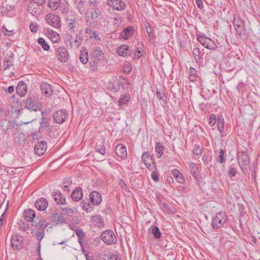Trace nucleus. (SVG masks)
<instances>
[{
  "label": "nucleus",
  "instance_id": "1",
  "mask_svg": "<svg viewBox=\"0 0 260 260\" xmlns=\"http://www.w3.org/2000/svg\"><path fill=\"white\" fill-rule=\"evenodd\" d=\"M237 158L242 172L243 174H246L247 172V167L250 163L249 156L244 151H239L237 153Z\"/></svg>",
  "mask_w": 260,
  "mask_h": 260
},
{
  "label": "nucleus",
  "instance_id": "2",
  "mask_svg": "<svg viewBox=\"0 0 260 260\" xmlns=\"http://www.w3.org/2000/svg\"><path fill=\"white\" fill-rule=\"evenodd\" d=\"M233 25L237 34L240 38L245 36L246 31L245 22L239 16L235 17Z\"/></svg>",
  "mask_w": 260,
  "mask_h": 260
},
{
  "label": "nucleus",
  "instance_id": "3",
  "mask_svg": "<svg viewBox=\"0 0 260 260\" xmlns=\"http://www.w3.org/2000/svg\"><path fill=\"white\" fill-rule=\"evenodd\" d=\"M226 221V215L225 212H218L213 218L212 226L214 229H219L223 226Z\"/></svg>",
  "mask_w": 260,
  "mask_h": 260
},
{
  "label": "nucleus",
  "instance_id": "4",
  "mask_svg": "<svg viewBox=\"0 0 260 260\" xmlns=\"http://www.w3.org/2000/svg\"><path fill=\"white\" fill-rule=\"evenodd\" d=\"M101 239L107 244L112 245L117 242V237L111 230H106L101 234Z\"/></svg>",
  "mask_w": 260,
  "mask_h": 260
},
{
  "label": "nucleus",
  "instance_id": "5",
  "mask_svg": "<svg viewBox=\"0 0 260 260\" xmlns=\"http://www.w3.org/2000/svg\"><path fill=\"white\" fill-rule=\"evenodd\" d=\"M45 19L49 25L56 28L60 27V19L57 15L53 13H49L46 15Z\"/></svg>",
  "mask_w": 260,
  "mask_h": 260
},
{
  "label": "nucleus",
  "instance_id": "6",
  "mask_svg": "<svg viewBox=\"0 0 260 260\" xmlns=\"http://www.w3.org/2000/svg\"><path fill=\"white\" fill-rule=\"evenodd\" d=\"M197 40L202 45L208 49L214 50L216 48L215 42L209 38L202 36H197Z\"/></svg>",
  "mask_w": 260,
  "mask_h": 260
},
{
  "label": "nucleus",
  "instance_id": "7",
  "mask_svg": "<svg viewBox=\"0 0 260 260\" xmlns=\"http://www.w3.org/2000/svg\"><path fill=\"white\" fill-rule=\"evenodd\" d=\"M55 54L57 59L61 62H66L69 58V53L64 46H59L55 49Z\"/></svg>",
  "mask_w": 260,
  "mask_h": 260
},
{
  "label": "nucleus",
  "instance_id": "8",
  "mask_svg": "<svg viewBox=\"0 0 260 260\" xmlns=\"http://www.w3.org/2000/svg\"><path fill=\"white\" fill-rule=\"evenodd\" d=\"M107 5L117 11H122L126 7V4L122 0H107Z\"/></svg>",
  "mask_w": 260,
  "mask_h": 260
},
{
  "label": "nucleus",
  "instance_id": "9",
  "mask_svg": "<svg viewBox=\"0 0 260 260\" xmlns=\"http://www.w3.org/2000/svg\"><path fill=\"white\" fill-rule=\"evenodd\" d=\"M22 240L23 237L18 234H15L12 236L11 245L14 250H18L23 247Z\"/></svg>",
  "mask_w": 260,
  "mask_h": 260
},
{
  "label": "nucleus",
  "instance_id": "10",
  "mask_svg": "<svg viewBox=\"0 0 260 260\" xmlns=\"http://www.w3.org/2000/svg\"><path fill=\"white\" fill-rule=\"evenodd\" d=\"M68 116L67 112L65 110H60L56 111L53 115V118L55 122L62 124L64 122Z\"/></svg>",
  "mask_w": 260,
  "mask_h": 260
},
{
  "label": "nucleus",
  "instance_id": "11",
  "mask_svg": "<svg viewBox=\"0 0 260 260\" xmlns=\"http://www.w3.org/2000/svg\"><path fill=\"white\" fill-rule=\"evenodd\" d=\"M90 56L92 60L97 61H101L104 58V54L99 47H96L92 50Z\"/></svg>",
  "mask_w": 260,
  "mask_h": 260
},
{
  "label": "nucleus",
  "instance_id": "12",
  "mask_svg": "<svg viewBox=\"0 0 260 260\" xmlns=\"http://www.w3.org/2000/svg\"><path fill=\"white\" fill-rule=\"evenodd\" d=\"M35 98L34 96H31L27 99L26 101V108L34 111H40V106L38 105H36L35 104Z\"/></svg>",
  "mask_w": 260,
  "mask_h": 260
},
{
  "label": "nucleus",
  "instance_id": "13",
  "mask_svg": "<svg viewBox=\"0 0 260 260\" xmlns=\"http://www.w3.org/2000/svg\"><path fill=\"white\" fill-rule=\"evenodd\" d=\"M45 34L48 38L54 43L59 42L60 40V37L59 34L53 31L52 29H46Z\"/></svg>",
  "mask_w": 260,
  "mask_h": 260
},
{
  "label": "nucleus",
  "instance_id": "14",
  "mask_svg": "<svg viewBox=\"0 0 260 260\" xmlns=\"http://www.w3.org/2000/svg\"><path fill=\"white\" fill-rule=\"evenodd\" d=\"M47 148L46 143L44 141H41L38 143L36 145L34 150L35 153L39 156L42 155L46 152Z\"/></svg>",
  "mask_w": 260,
  "mask_h": 260
},
{
  "label": "nucleus",
  "instance_id": "15",
  "mask_svg": "<svg viewBox=\"0 0 260 260\" xmlns=\"http://www.w3.org/2000/svg\"><path fill=\"white\" fill-rule=\"evenodd\" d=\"M39 6L36 4L34 2L30 1V2L27 6V11L33 16H37L39 14L40 9Z\"/></svg>",
  "mask_w": 260,
  "mask_h": 260
},
{
  "label": "nucleus",
  "instance_id": "16",
  "mask_svg": "<svg viewBox=\"0 0 260 260\" xmlns=\"http://www.w3.org/2000/svg\"><path fill=\"white\" fill-rule=\"evenodd\" d=\"M115 151L117 155L121 158L124 159L127 156L126 149L123 144H118L115 147Z\"/></svg>",
  "mask_w": 260,
  "mask_h": 260
},
{
  "label": "nucleus",
  "instance_id": "17",
  "mask_svg": "<svg viewBox=\"0 0 260 260\" xmlns=\"http://www.w3.org/2000/svg\"><path fill=\"white\" fill-rule=\"evenodd\" d=\"M91 202L94 205H99L102 202L101 194L97 191H92L90 194Z\"/></svg>",
  "mask_w": 260,
  "mask_h": 260
},
{
  "label": "nucleus",
  "instance_id": "18",
  "mask_svg": "<svg viewBox=\"0 0 260 260\" xmlns=\"http://www.w3.org/2000/svg\"><path fill=\"white\" fill-rule=\"evenodd\" d=\"M48 203L47 200L44 198L39 199L37 200L35 203L36 208L40 211L45 210L48 207Z\"/></svg>",
  "mask_w": 260,
  "mask_h": 260
},
{
  "label": "nucleus",
  "instance_id": "19",
  "mask_svg": "<svg viewBox=\"0 0 260 260\" xmlns=\"http://www.w3.org/2000/svg\"><path fill=\"white\" fill-rule=\"evenodd\" d=\"M40 89L43 93L47 96H50L53 92L52 86L47 83H42L40 85Z\"/></svg>",
  "mask_w": 260,
  "mask_h": 260
},
{
  "label": "nucleus",
  "instance_id": "20",
  "mask_svg": "<svg viewBox=\"0 0 260 260\" xmlns=\"http://www.w3.org/2000/svg\"><path fill=\"white\" fill-rule=\"evenodd\" d=\"M134 28L133 26H128L124 29L121 32V37L124 40H127L134 34Z\"/></svg>",
  "mask_w": 260,
  "mask_h": 260
},
{
  "label": "nucleus",
  "instance_id": "21",
  "mask_svg": "<svg viewBox=\"0 0 260 260\" xmlns=\"http://www.w3.org/2000/svg\"><path fill=\"white\" fill-rule=\"evenodd\" d=\"M188 166L189 170L192 177L194 178V179L197 180H198L199 174L198 173L199 172V167H198V165L192 162H190L189 163Z\"/></svg>",
  "mask_w": 260,
  "mask_h": 260
},
{
  "label": "nucleus",
  "instance_id": "22",
  "mask_svg": "<svg viewBox=\"0 0 260 260\" xmlns=\"http://www.w3.org/2000/svg\"><path fill=\"white\" fill-rule=\"evenodd\" d=\"M27 86L23 81H19L17 87V93L20 96H24L26 93Z\"/></svg>",
  "mask_w": 260,
  "mask_h": 260
},
{
  "label": "nucleus",
  "instance_id": "23",
  "mask_svg": "<svg viewBox=\"0 0 260 260\" xmlns=\"http://www.w3.org/2000/svg\"><path fill=\"white\" fill-rule=\"evenodd\" d=\"M92 224L94 226L99 228H103L104 226V221L103 218L100 215H95L92 217Z\"/></svg>",
  "mask_w": 260,
  "mask_h": 260
},
{
  "label": "nucleus",
  "instance_id": "24",
  "mask_svg": "<svg viewBox=\"0 0 260 260\" xmlns=\"http://www.w3.org/2000/svg\"><path fill=\"white\" fill-rule=\"evenodd\" d=\"M83 196V191L81 187H76L72 192L71 198L74 201L80 200Z\"/></svg>",
  "mask_w": 260,
  "mask_h": 260
},
{
  "label": "nucleus",
  "instance_id": "25",
  "mask_svg": "<svg viewBox=\"0 0 260 260\" xmlns=\"http://www.w3.org/2000/svg\"><path fill=\"white\" fill-rule=\"evenodd\" d=\"M54 200L58 204L63 205L66 203V198L60 191H54L53 193Z\"/></svg>",
  "mask_w": 260,
  "mask_h": 260
},
{
  "label": "nucleus",
  "instance_id": "26",
  "mask_svg": "<svg viewBox=\"0 0 260 260\" xmlns=\"http://www.w3.org/2000/svg\"><path fill=\"white\" fill-rule=\"evenodd\" d=\"M117 52L120 56L125 57L129 54L128 46L126 45H122L117 49Z\"/></svg>",
  "mask_w": 260,
  "mask_h": 260
},
{
  "label": "nucleus",
  "instance_id": "27",
  "mask_svg": "<svg viewBox=\"0 0 260 260\" xmlns=\"http://www.w3.org/2000/svg\"><path fill=\"white\" fill-rule=\"evenodd\" d=\"M60 0H48V7L52 11H55L58 9L61 3Z\"/></svg>",
  "mask_w": 260,
  "mask_h": 260
},
{
  "label": "nucleus",
  "instance_id": "28",
  "mask_svg": "<svg viewBox=\"0 0 260 260\" xmlns=\"http://www.w3.org/2000/svg\"><path fill=\"white\" fill-rule=\"evenodd\" d=\"M79 59L83 64H86L88 60V55L87 49L82 48L80 52Z\"/></svg>",
  "mask_w": 260,
  "mask_h": 260
},
{
  "label": "nucleus",
  "instance_id": "29",
  "mask_svg": "<svg viewBox=\"0 0 260 260\" xmlns=\"http://www.w3.org/2000/svg\"><path fill=\"white\" fill-rule=\"evenodd\" d=\"M36 216L35 212L34 210L28 209L24 211V216L25 219L28 221H32Z\"/></svg>",
  "mask_w": 260,
  "mask_h": 260
},
{
  "label": "nucleus",
  "instance_id": "30",
  "mask_svg": "<svg viewBox=\"0 0 260 260\" xmlns=\"http://www.w3.org/2000/svg\"><path fill=\"white\" fill-rule=\"evenodd\" d=\"M172 174L178 182L180 183L184 182L185 180L183 175L178 170L174 169L172 171Z\"/></svg>",
  "mask_w": 260,
  "mask_h": 260
},
{
  "label": "nucleus",
  "instance_id": "31",
  "mask_svg": "<svg viewBox=\"0 0 260 260\" xmlns=\"http://www.w3.org/2000/svg\"><path fill=\"white\" fill-rule=\"evenodd\" d=\"M104 140H99L96 144V151L99 152L100 154L104 155L105 154V148L104 146Z\"/></svg>",
  "mask_w": 260,
  "mask_h": 260
},
{
  "label": "nucleus",
  "instance_id": "32",
  "mask_svg": "<svg viewBox=\"0 0 260 260\" xmlns=\"http://www.w3.org/2000/svg\"><path fill=\"white\" fill-rule=\"evenodd\" d=\"M66 20L68 21V26L72 31L75 30V28L76 27L78 23L76 21V19L75 17L70 18L67 17Z\"/></svg>",
  "mask_w": 260,
  "mask_h": 260
},
{
  "label": "nucleus",
  "instance_id": "33",
  "mask_svg": "<svg viewBox=\"0 0 260 260\" xmlns=\"http://www.w3.org/2000/svg\"><path fill=\"white\" fill-rule=\"evenodd\" d=\"M51 219L52 222H54L55 223L58 224L59 223L62 222L63 220H64V218L61 215H59V214L57 212L54 211V213L52 214Z\"/></svg>",
  "mask_w": 260,
  "mask_h": 260
},
{
  "label": "nucleus",
  "instance_id": "34",
  "mask_svg": "<svg viewBox=\"0 0 260 260\" xmlns=\"http://www.w3.org/2000/svg\"><path fill=\"white\" fill-rule=\"evenodd\" d=\"M142 160L145 165H148L153 162V159L149 155L148 152H144L142 155Z\"/></svg>",
  "mask_w": 260,
  "mask_h": 260
},
{
  "label": "nucleus",
  "instance_id": "35",
  "mask_svg": "<svg viewBox=\"0 0 260 260\" xmlns=\"http://www.w3.org/2000/svg\"><path fill=\"white\" fill-rule=\"evenodd\" d=\"M13 59L12 57L8 56L5 58L3 64V68L4 70H6L9 69L11 67L13 66Z\"/></svg>",
  "mask_w": 260,
  "mask_h": 260
},
{
  "label": "nucleus",
  "instance_id": "36",
  "mask_svg": "<svg viewBox=\"0 0 260 260\" xmlns=\"http://www.w3.org/2000/svg\"><path fill=\"white\" fill-rule=\"evenodd\" d=\"M189 80L191 82H194L197 80V71L193 67H190L189 69Z\"/></svg>",
  "mask_w": 260,
  "mask_h": 260
},
{
  "label": "nucleus",
  "instance_id": "37",
  "mask_svg": "<svg viewBox=\"0 0 260 260\" xmlns=\"http://www.w3.org/2000/svg\"><path fill=\"white\" fill-rule=\"evenodd\" d=\"M38 44L42 46L43 49L45 51H48L50 49V46L48 44L44 39L43 38H39L38 40Z\"/></svg>",
  "mask_w": 260,
  "mask_h": 260
},
{
  "label": "nucleus",
  "instance_id": "38",
  "mask_svg": "<svg viewBox=\"0 0 260 260\" xmlns=\"http://www.w3.org/2000/svg\"><path fill=\"white\" fill-rule=\"evenodd\" d=\"M155 151L157 152V157L160 158L164 153V147L160 143L158 142L156 143L155 146Z\"/></svg>",
  "mask_w": 260,
  "mask_h": 260
},
{
  "label": "nucleus",
  "instance_id": "39",
  "mask_svg": "<svg viewBox=\"0 0 260 260\" xmlns=\"http://www.w3.org/2000/svg\"><path fill=\"white\" fill-rule=\"evenodd\" d=\"M224 119L222 116L218 117L217 120L218 129L220 133H222L224 131Z\"/></svg>",
  "mask_w": 260,
  "mask_h": 260
},
{
  "label": "nucleus",
  "instance_id": "40",
  "mask_svg": "<svg viewBox=\"0 0 260 260\" xmlns=\"http://www.w3.org/2000/svg\"><path fill=\"white\" fill-rule=\"evenodd\" d=\"M150 229H151L152 233L155 238L159 239L161 237V234L157 226H152Z\"/></svg>",
  "mask_w": 260,
  "mask_h": 260
},
{
  "label": "nucleus",
  "instance_id": "41",
  "mask_svg": "<svg viewBox=\"0 0 260 260\" xmlns=\"http://www.w3.org/2000/svg\"><path fill=\"white\" fill-rule=\"evenodd\" d=\"M130 96L129 94L124 95L119 99L118 103L120 106L126 105L129 101Z\"/></svg>",
  "mask_w": 260,
  "mask_h": 260
},
{
  "label": "nucleus",
  "instance_id": "42",
  "mask_svg": "<svg viewBox=\"0 0 260 260\" xmlns=\"http://www.w3.org/2000/svg\"><path fill=\"white\" fill-rule=\"evenodd\" d=\"M145 27L147 33L148 34V38H149V39L150 40L153 39V34H154V32H153L154 31H153V29L150 27V25L148 23H147L146 25H145Z\"/></svg>",
  "mask_w": 260,
  "mask_h": 260
},
{
  "label": "nucleus",
  "instance_id": "43",
  "mask_svg": "<svg viewBox=\"0 0 260 260\" xmlns=\"http://www.w3.org/2000/svg\"><path fill=\"white\" fill-rule=\"evenodd\" d=\"M82 32L80 31L76 36V38L74 40V44L76 46L79 47L81 45V43L82 41Z\"/></svg>",
  "mask_w": 260,
  "mask_h": 260
},
{
  "label": "nucleus",
  "instance_id": "44",
  "mask_svg": "<svg viewBox=\"0 0 260 260\" xmlns=\"http://www.w3.org/2000/svg\"><path fill=\"white\" fill-rule=\"evenodd\" d=\"M237 174V170L234 167V165L232 164L229 167V169L228 171V175L230 178L234 177L236 176Z\"/></svg>",
  "mask_w": 260,
  "mask_h": 260
},
{
  "label": "nucleus",
  "instance_id": "45",
  "mask_svg": "<svg viewBox=\"0 0 260 260\" xmlns=\"http://www.w3.org/2000/svg\"><path fill=\"white\" fill-rule=\"evenodd\" d=\"M219 155L217 158V161L221 164L225 162L224 157V151L222 149H220L219 151Z\"/></svg>",
  "mask_w": 260,
  "mask_h": 260
},
{
  "label": "nucleus",
  "instance_id": "46",
  "mask_svg": "<svg viewBox=\"0 0 260 260\" xmlns=\"http://www.w3.org/2000/svg\"><path fill=\"white\" fill-rule=\"evenodd\" d=\"M203 149L199 145H195V148L193 150V153L196 155H200L202 153Z\"/></svg>",
  "mask_w": 260,
  "mask_h": 260
},
{
  "label": "nucleus",
  "instance_id": "47",
  "mask_svg": "<svg viewBox=\"0 0 260 260\" xmlns=\"http://www.w3.org/2000/svg\"><path fill=\"white\" fill-rule=\"evenodd\" d=\"M228 63H230V67L232 69L235 68L236 66V58L235 57H229L228 61Z\"/></svg>",
  "mask_w": 260,
  "mask_h": 260
},
{
  "label": "nucleus",
  "instance_id": "48",
  "mask_svg": "<svg viewBox=\"0 0 260 260\" xmlns=\"http://www.w3.org/2000/svg\"><path fill=\"white\" fill-rule=\"evenodd\" d=\"M192 54L194 57V59L197 60L200 58V51L199 48H194L192 51Z\"/></svg>",
  "mask_w": 260,
  "mask_h": 260
},
{
  "label": "nucleus",
  "instance_id": "49",
  "mask_svg": "<svg viewBox=\"0 0 260 260\" xmlns=\"http://www.w3.org/2000/svg\"><path fill=\"white\" fill-rule=\"evenodd\" d=\"M216 122V118L215 114H212L210 115L209 121V124L210 126H213L214 125Z\"/></svg>",
  "mask_w": 260,
  "mask_h": 260
},
{
  "label": "nucleus",
  "instance_id": "50",
  "mask_svg": "<svg viewBox=\"0 0 260 260\" xmlns=\"http://www.w3.org/2000/svg\"><path fill=\"white\" fill-rule=\"evenodd\" d=\"M48 225V223L44 220H40L38 222V226L41 229H46Z\"/></svg>",
  "mask_w": 260,
  "mask_h": 260
},
{
  "label": "nucleus",
  "instance_id": "51",
  "mask_svg": "<svg viewBox=\"0 0 260 260\" xmlns=\"http://www.w3.org/2000/svg\"><path fill=\"white\" fill-rule=\"evenodd\" d=\"M132 71V66L131 64L128 62H127L124 64L123 71L126 74H129L131 73Z\"/></svg>",
  "mask_w": 260,
  "mask_h": 260
},
{
  "label": "nucleus",
  "instance_id": "52",
  "mask_svg": "<svg viewBox=\"0 0 260 260\" xmlns=\"http://www.w3.org/2000/svg\"><path fill=\"white\" fill-rule=\"evenodd\" d=\"M156 95L157 98L159 99L160 100H162L164 101L166 100V95L165 93L164 92H161L160 91H158V90H157L156 91Z\"/></svg>",
  "mask_w": 260,
  "mask_h": 260
},
{
  "label": "nucleus",
  "instance_id": "53",
  "mask_svg": "<svg viewBox=\"0 0 260 260\" xmlns=\"http://www.w3.org/2000/svg\"><path fill=\"white\" fill-rule=\"evenodd\" d=\"M147 168L151 172L156 171V168L155 165H154V162L153 161L152 163H150L148 165H145Z\"/></svg>",
  "mask_w": 260,
  "mask_h": 260
},
{
  "label": "nucleus",
  "instance_id": "54",
  "mask_svg": "<svg viewBox=\"0 0 260 260\" xmlns=\"http://www.w3.org/2000/svg\"><path fill=\"white\" fill-rule=\"evenodd\" d=\"M29 28L31 32H36L38 30V26L36 23H31L29 25Z\"/></svg>",
  "mask_w": 260,
  "mask_h": 260
},
{
  "label": "nucleus",
  "instance_id": "55",
  "mask_svg": "<svg viewBox=\"0 0 260 260\" xmlns=\"http://www.w3.org/2000/svg\"><path fill=\"white\" fill-rule=\"evenodd\" d=\"M82 208L87 212H89L93 210V207L91 206V205L88 203L87 204L83 205L82 206Z\"/></svg>",
  "mask_w": 260,
  "mask_h": 260
},
{
  "label": "nucleus",
  "instance_id": "56",
  "mask_svg": "<svg viewBox=\"0 0 260 260\" xmlns=\"http://www.w3.org/2000/svg\"><path fill=\"white\" fill-rule=\"evenodd\" d=\"M65 213L68 215H72L73 214L74 211L71 208H62L61 209Z\"/></svg>",
  "mask_w": 260,
  "mask_h": 260
},
{
  "label": "nucleus",
  "instance_id": "57",
  "mask_svg": "<svg viewBox=\"0 0 260 260\" xmlns=\"http://www.w3.org/2000/svg\"><path fill=\"white\" fill-rule=\"evenodd\" d=\"M2 32L6 35H7V36H11L13 34V30H7V29L6 28V27L5 26H3L2 27Z\"/></svg>",
  "mask_w": 260,
  "mask_h": 260
},
{
  "label": "nucleus",
  "instance_id": "58",
  "mask_svg": "<svg viewBox=\"0 0 260 260\" xmlns=\"http://www.w3.org/2000/svg\"><path fill=\"white\" fill-rule=\"evenodd\" d=\"M151 176L154 181L156 182L158 181V173L156 172V171L151 173Z\"/></svg>",
  "mask_w": 260,
  "mask_h": 260
},
{
  "label": "nucleus",
  "instance_id": "59",
  "mask_svg": "<svg viewBox=\"0 0 260 260\" xmlns=\"http://www.w3.org/2000/svg\"><path fill=\"white\" fill-rule=\"evenodd\" d=\"M40 125H41V127L40 128V129H41V127L46 128V127H48V123L47 119L43 118V119L42 120V121L40 123Z\"/></svg>",
  "mask_w": 260,
  "mask_h": 260
},
{
  "label": "nucleus",
  "instance_id": "60",
  "mask_svg": "<svg viewBox=\"0 0 260 260\" xmlns=\"http://www.w3.org/2000/svg\"><path fill=\"white\" fill-rule=\"evenodd\" d=\"M97 61L94 60L90 62V68L92 71H95L97 69Z\"/></svg>",
  "mask_w": 260,
  "mask_h": 260
},
{
  "label": "nucleus",
  "instance_id": "61",
  "mask_svg": "<svg viewBox=\"0 0 260 260\" xmlns=\"http://www.w3.org/2000/svg\"><path fill=\"white\" fill-rule=\"evenodd\" d=\"M118 258V256L117 255L113 253H110L107 255L108 260H117Z\"/></svg>",
  "mask_w": 260,
  "mask_h": 260
},
{
  "label": "nucleus",
  "instance_id": "62",
  "mask_svg": "<svg viewBox=\"0 0 260 260\" xmlns=\"http://www.w3.org/2000/svg\"><path fill=\"white\" fill-rule=\"evenodd\" d=\"M60 9V10L62 13H66L69 12V8L67 6H66L64 5H60L59 7Z\"/></svg>",
  "mask_w": 260,
  "mask_h": 260
},
{
  "label": "nucleus",
  "instance_id": "63",
  "mask_svg": "<svg viewBox=\"0 0 260 260\" xmlns=\"http://www.w3.org/2000/svg\"><path fill=\"white\" fill-rule=\"evenodd\" d=\"M195 2L199 9H202L204 8V5L202 0H195Z\"/></svg>",
  "mask_w": 260,
  "mask_h": 260
},
{
  "label": "nucleus",
  "instance_id": "64",
  "mask_svg": "<svg viewBox=\"0 0 260 260\" xmlns=\"http://www.w3.org/2000/svg\"><path fill=\"white\" fill-rule=\"evenodd\" d=\"M29 226L28 224L23 223L22 225L20 226V229L23 231H26L28 230Z\"/></svg>",
  "mask_w": 260,
  "mask_h": 260
}]
</instances>
